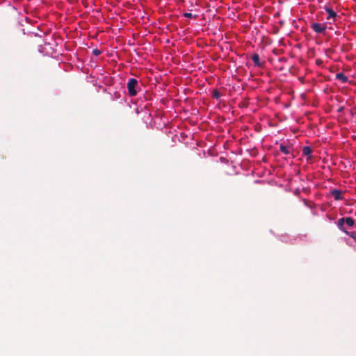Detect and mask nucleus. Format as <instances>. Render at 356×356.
<instances>
[{
  "label": "nucleus",
  "mask_w": 356,
  "mask_h": 356,
  "mask_svg": "<svg viewBox=\"0 0 356 356\" xmlns=\"http://www.w3.org/2000/svg\"><path fill=\"white\" fill-rule=\"evenodd\" d=\"M138 87V81L136 79H130L127 83L128 92L130 96H136L137 95V88Z\"/></svg>",
  "instance_id": "f257e3e1"
},
{
  "label": "nucleus",
  "mask_w": 356,
  "mask_h": 356,
  "mask_svg": "<svg viewBox=\"0 0 356 356\" xmlns=\"http://www.w3.org/2000/svg\"><path fill=\"white\" fill-rule=\"evenodd\" d=\"M311 28L317 33H325L326 29L325 24L313 23Z\"/></svg>",
  "instance_id": "f03ea898"
},
{
  "label": "nucleus",
  "mask_w": 356,
  "mask_h": 356,
  "mask_svg": "<svg viewBox=\"0 0 356 356\" xmlns=\"http://www.w3.org/2000/svg\"><path fill=\"white\" fill-rule=\"evenodd\" d=\"M325 11L327 12V13L328 14V16L327 17V20H330V19H333V21L334 22L336 20V18L337 17V14L336 12H334L331 8L330 7H326L325 8Z\"/></svg>",
  "instance_id": "7ed1b4c3"
},
{
  "label": "nucleus",
  "mask_w": 356,
  "mask_h": 356,
  "mask_svg": "<svg viewBox=\"0 0 356 356\" xmlns=\"http://www.w3.org/2000/svg\"><path fill=\"white\" fill-rule=\"evenodd\" d=\"M330 193L335 200H341L343 198L342 195L343 192L340 190L333 189L330 191Z\"/></svg>",
  "instance_id": "20e7f679"
},
{
  "label": "nucleus",
  "mask_w": 356,
  "mask_h": 356,
  "mask_svg": "<svg viewBox=\"0 0 356 356\" xmlns=\"http://www.w3.org/2000/svg\"><path fill=\"white\" fill-rule=\"evenodd\" d=\"M252 60L256 66L261 67L262 65V63H260L259 60V56L257 54H254L252 56Z\"/></svg>",
  "instance_id": "39448f33"
},
{
  "label": "nucleus",
  "mask_w": 356,
  "mask_h": 356,
  "mask_svg": "<svg viewBox=\"0 0 356 356\" xmlns=\"http://www.w3.org/2000/svg\"><path fill=\"white\" fill-rule=\"evenodd\" d=\"M336 79L340 80L342 83H346L348 81V77L342 72L337 73L336 74Z\"/></svg>",
  "instance_id": "423d86ee"
},
{
  "label": "nucleus",
  "mask_w": 356,
  "mask_h": 356,
  "mask_svg": "<svg viewBox=\"0 0 356 356\" xmlns=\"http://www.w3.org/2000/svg\"><path fill=\"white\" fill-rule=\"evenodd\" d=\"M312 152V150L310 147H309V146L303 147L302 154L304 156H309V159H310Z\"/></svg>",
  "instance_id": "0eeeda50"
},
{
  "label": "nucleus",
  "mask_w": 356,
  "mask_h": 356,
  "mask_svg": "<svg viewBox=\"0 0 356 356\" xmlns=\"http://www.w3.org/2000/svg\"><path fill=\"white\" fill-rule=\"evenodd\" d=\"M344 223H345V218H341L339 219L337 221V226L342 232H346V229L343 226Z\"/></svg>",
  "instance_id": "6e6552de"
},
{
  "label": "nucleus",
  "mask_w": 356,
  "mask_h": 356,
  "mask_svg": "<svg viewBox=\"0 0 356 356\" xmlns=\"http://www.w3.org/2000/svg\"><path fill=\"white\" fill-rule=\"evenodd\" d=\"M290 146H286L282 144L280 146V149L282 152H283L284 154H289L290 153Z\"/></svg>",
  "instance_id": "1a4fd4ad"
},
{
  "label": "nucleus",
  "mask_w": 356,
  "mask_h": 356,
  "mask_svg": "<svg viewBox=\"0 0 356 356\" xmlns=\"http://www.w3.org/2000/svg\"><path fill=\"white\" fill-rule=\"evenodd\" d=\"M345 223L350 227H353L355 220L351 217L345 218Z\"/></svg>",
  "instance_id": "9d476101"
},
{
  "label": "nucleus",
  "mask_w": 356,
  "mask_h": 356,
  "mask_svg": "<svg viewBox=\"0 0 356 356\" xmlns=\"http://www.w3.org/2000/svg\"><path fill=\"white\" fill-rule=\"evenodd\" d=\"M212 97L218 99L221 97V93L218 91V90L215 89L212 92Z\"/></svg>",
  "instance_id": "9b49d317"
},
{
  "label": "nucleus",
  "mask_w": 356,
  "mask_h": 356,
  "mask_svg": "<svg viewBox=\"0 0 356 356\" xmlns=\"http://www.w3.org/2000/svg\"><path fill=\"white\" fill-rule=\"evenodd\" d=\"M343 232L346 233L347 235H348L350 237H351L356 243V234L354 232H348L347 230H346V232Z\"/></svg>",
  "instance_id": "f8f14e48"
},
{
  "label": "nucleus",
  "mask_w": 356,
  "mask_h": 356,
  "mask_svg": "<svg viewBox=\"0 0 356 356\" xmlns=\"http://www.w3.org/2000/svg\"><path fill=\"white\" fill-rule=\"evenodd\" d=\"M183 15H184V17H187V18H191L193 17V15L191 13H184Z\"/></svg>",
  "instance_id": "ddd939ff"
},
{
  "label": "nucleus",
  "mask_w": 356,
  "mask_h": 356,
  "mask_svg": "<svg viewBox=\"0 0 356 356\" xmlns=\"http://www.w3.org/2000/svg\"><path fill=\"white\" fill-rule=\"evenodd\" d=\"M92 52H93V54H95V56H98L101 54V51L97 49H94Z\"/></svg>",
  "instance_id": "4468645a"
},
{
  "label": "nucleus",
  "mask_w": 356,
  "mask_h": 356,
  "mask_svg": "<svg viewBox=\"0 0 356 356\" xmlns=\"http://www.w3.org/2000/svg\"><path fill=\"white\" fill-rule=\"evenodd\" d=\"M316 64H317V65H321V64L322 63V60H320V59H317V60H316Z\"/></svg>",
  "instance_id": "2eb2a0df"
}]
</instances>
